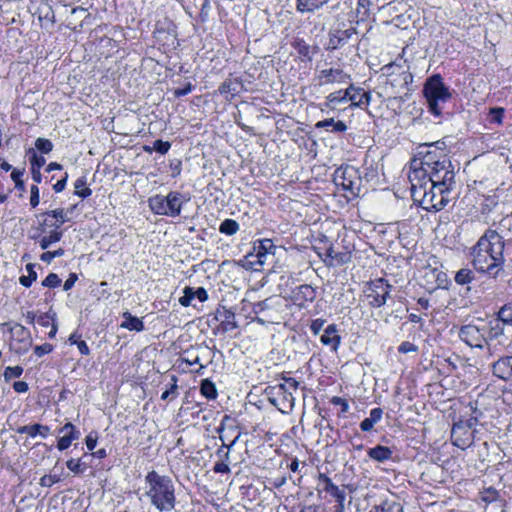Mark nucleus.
Wrapping results in <instances>:
<instances>
[{
    "mask_svg": "<svg viewBox=\"0 0 512 512\" xmlns=\"http://www.w3.org/2000/svg\"><path fill=\"white\" fill-rule=\"evenodd\" d=\"M60 481L57 475H44L40 478L39 484L43 487H51L53 484Z\"/></svg>",
    "mask_w": 512,
    "mask_h": 512,
    "instance_id": "obj_50",
    "label": "nucleus"
},
{
    "mask_svg": "<svg viewBox=\"0 0 512 512\" xmlns=\"http://www.w3.org/2000/svg\"><path fill=\"white\" fill-rule=\"evenodd\" d=\"M324 262L327 266H341L351 260V252L348 250H337L333 245L329 246L325 252Z\"/></svg>",
    "mask_w": 512,
    "mask_h": 512,
    "instance_id": "obj_14",
    "label": "nucleus"
},
{
    "mask_svg": "<svg viewBox=\"0 0 512 512\" xmlns=\"http://www.w3.org/2000/svg\"><path fill=\"white\" fill-rule=\"evenodd\" d=\"M213 470L215 473H229L230 472L229 465L225 462H217L214 465Z\"/></svg>",
    "mask_w": 512,
    "mask_h": 512,
    "instance_id": "obj_60",
    "label": "nucleus"
},
{
    "mask_svg": "<svg viewBox=\"0 0 512 512\" xmlns=\"http://www.w3.org/2000/svg\"><path fill=\"white\" fill-rule=\"evenodd\" d=\"M440 145L444 143L427 145V151L420 152L423 156L411 161L408 175L414 202L427 211L442 210L455 184L452 163Z\"/></svg>",
    "mask_w": 512,
    "mask_h": 512,
    "instance_id": "obj_1",
    "label": "nucleus"
},
{
    "mask_svg": "<svg viewBox=\"0 0 512 512\" xmlns=\"http://www.w3.org/2000/svg\"><path fill=\"white\" fill-rule=\"evenodd\" d=\"M124 321L121 323L120 327L130 330V331H143L144 330V323L141 319L133 316L130 312L125 311L122 314Z\"/></svg>",
    "mask_w": 512,
    "mask_h": 512,
    "instance_id": "obj_26",
    "label": "nucleus"
},
{
    "mask_svg": "<svg viewBox=\"0 0 512 512\" xmlns=\"http://www.w3.org/2000/svg\"><path fill=\"white\" fill-rule=\"evenodd\" d=\"M371 93L364 91L362 88L355 87L350 92V102L352 107L363 108L369 105Z\"/></svg>",
    "mask_w": 512,
    "mask_h": 512,
    "instance_id": "obj_22",
    "label": "nucleus"
},
{
    "mask_svg": "<svg viewBox=\"0 0 512 512\" xmlns=\"http://www.w3.org/2000/svg\"><path fill=\"white\" fill-rule=\"evenodd\" d=\"M276 246L271 239L258 240L253 247V252L246 256L248 263L254 270H259L266 264L270 256H274Z\"/></svg>",
    "mask_w": 512,
    "mask_h": 512,
    "instance_id": "obj_8",
    "label": "nucleus"
},
{
    "mask_svg": "<svg viewBox=\"0 0 512 512\" xmlns=\"http://www.w3.org/2000/svg\"><path fill=\"white\" fill-rule=\"evenodd\" d=\"M486 327H478L473 324L462 326L459 331L460 339L472 348H483L484 344L488 345L490 354L493 355L490 342L485 336Z\"/></svg>",
    "mask_w": 512,
    "mask_h": 512,
    "instance_id": "obj_9",
    "label": "nucleus"
},
{
    "mask_svg": "<svg viewBox=\"0 0 512 512\" xmlns=\"http://www.w3.org/2000/svg\"><path fill=\"white\" fill-rule=\"evenodd\" d=\"M239 228L240 226L237 221L233 219H225L219 226V232L232 236L238 232Z\"/></svg>",
    "mask_w": 512,
    "mask_h": 512,
    "instance_id": "obj_33",
    "label": "nucleus"
},
{
    "mask_svg": "<svg viewBox=\"0 0 512 512\" xmlns=\"http://www.w3.org/2000/svg\"><path fill=\"white\" fill-rule=\"evenodd\" d=\"M505 326L501 321L495 319L491 322V327L489 330V339L497 338L498 336L504 333Z\"/></svg>",
    "mask_w": 512,
    "mask_h": 512,
    "instance_id": "obj_39",
    "label": "nucleus"
},
{
    "mask_svg": "<svg viewBox=\"0 0 512 512\" xmlns=\"http://www.w3.org/2000/svg\"><path fill=\"white\" fill-rule=\"evenodd\" d=\"M23 174H24V170H19V169H13L11 172V179L15 183V187L21 191L25 190V184H24L23 180L21 179Z\"/></svg>",
    "mask_w": 512,
    "mask_h": 512,
    "instance_id": "obj_44",
    "label": "nucleus"
},
{
    "mask_svg": "<svg viewBox=\"0 0 512 512\" xmlns=\"http://www.w3.org/2000/svg\"><path fill=\"white\" fill-rule=\"evenodd\" d=\"M356 34V29L350 27L345 30L335 29L329 34V47L337 49L348 43L349 39Z\"/></svg>",
    "mask_w": 512,
    "mask_h": 512,
    "instance_id": "obj_19",
    "label": "nucleus"
},
{
    "mask_svg": "<svg viewBox=\"0 0 512 512\" xmlns=\"http://www.w3.org/2000/svg\"><path fill=\"white\" fill-rule=\"evenodd\" d=\"M290 298L295 305L305 307L315 300L316 290L311 285L302 284L292 289Z\"/></svg>",
    "mask_w": 512,
    "mask_h": 512,
    "instance_id": "obj_12",
    "label": "nucleus"
},
{
    "mask_svg": "<svg viewBox=\"0 0 512 512\" xmlns=\"http://www.w3.org/2000/svg\"><path fill=\"white\" fill-rule=\"evenodd\" d=\"M27 155L29 156L31 168L41 169L46 163L45 158L43 156L37 155L35 149L33 148H29L27 150Z\"/></svg>",
    "mask_w": 512,
    "mask_h": 512,
    "instance_id": "obj_38",
    "label": "nucleus"
},
{
    "mask_svg": "<svg viewBox=\"0 0 512 512\" xmlns=\"http://www.w3.org/2000/svg\"><path fill=\"white\" fill-rule=\"evenodd\" d=\"M284 380L285 383L279 384L277 388L279 392L285 394V399L289 401L290 405L292 406L294 398L292 397L290 390H297L299 382L294 378H285Z\"/></svg>",
    "mask_w": 512,
    "mask_h": 512,
    "instance_id": "obj_31",
    "label": "nucleus"
},
{
    "mask_svg": "<svg viewBox=\"0 0 512 512\" xmlns=\"http://www.w3.org/2000/svg\"><path fill=\"white\" fill-rule=\"evenodd\" d=\"M193 299H195L194 289L192 287H185L183 290V296L179 298V303L183 307H188L192 304Z\"/></svg>",
    "mask_w": 512,
    "mask_h": 512,
    "instance_id": "obj_40",
    "label": "nucleus"
},
{
    "mask_svg": "<svg viewBox=\"0 0 512 512\" xmlns=\"http://www.w3.org/2000/svg\"><path fill=\"white\" fill-rule=\"evenodd\" d=\"M468 425L463 420L455 423L451 430L452 443L458 448L464 450L473 443V432L469 431Z\"/></svg>",
    "mask_w": 512,
    "mask_h": 512,
    "instance_id": "obj_11",
    "label": "nucleus"
},
{
    "mask_svg": "<svg viewBox=\"0 0 512 512\" xmlns=\"http://www.w3.org/2000/svg\"><path fill=\"white\" fill-rule=\"evenodd\" d=\"M35 147L37 150L44 154H48L53 149V143L46 138H37L35 141Z\"/></svg>",
    "mask_w": 512,
    "mask_h": 512,
    "instance_id": "obj_41",
    "label": "nucleus"
},
{
    "mask_svg": "<svg viewBox=\"0 0 512 512\" xmlns=\"http://www.w3.org/2000/svg\"><path fill=\"white\" fill-rule=\"evenodd\" d=\"M200 392L207 399H215L217 397L215 384L209 379L202 380L200 385Z\"/></svg>",
    "mask_w": 512,
    "mask_h": 512,
    "instance_id": "obj_35",
    "label": "nucleus"
},
{
    "mask_svg": "<svg viewBox=\"0 0 512 512\" xmlns=\"http://www.w3.org/2000/svg\"><path fill=\"white\" fill-rule=\"evenodd\" d=\"M26 271L28 272L27 276H21L19 278V282L24 287H30L34 281L37 279V273L34 270L33 264H27L26 265Z\"/></svg>",
    "mask_w": 512,
    "mask_h": 512,
    "instance_id": "obj_37",
    "label": "nucleus"
},
{
    "mask_svg": "<svg viewBox=\"0 0 512 512\" xmlns=\"http://www.w3.org/2000/svg\"><path fill=\"white\" fill-rule=\"evenodd\" d=\"M66 466L75 474L82 473L85 470L80 460L70 459L66 462Z\"/></svg>",
    "mask_w": 512,
    "mask_h": 512,
    "instance_id": "obj_49",
    "label": "nucleus"
},
{
    "mask_svg": "<svg viewBox=\"0 0 512 512\" xmlns=\"http://www.w3.org/2000/svg\"><path fill=\"white\" fill-rule=\"evenodd\" d=\"M504 247L503 237L497 231L488 229L470 249L471 263L475 270L496 278L503 270Z\"/></svg>",
    "mask_w": 512,
    "mask_h": 512,
    "instance_id": "obj_2",
    "label": "nucleus"
},
{
    "mask_svg": "<svg viewBox=\"0 0 512 512\" xmlns=\"http://www.w3.org/2000/svg\"><path fill=\"white\" fill-rule=\"evenodd\" d=\"M37 323L43 327H49L52 323H55L54 317L49 313H43L37 317Z\"/></svg>",
    "mask_w": 512,
    "mask_h": 512,
    "instance_id": "obj_51",
    "label": "nucleus"
},
{
    "mask_svg": "<svg viewBox=\"0 0 512 512\" xmlns=\"http://www.w3.org/2000/svg\"><path fill=\"white\" fill-rule=\"evenodd\" d=\"M165 200L167 216L177 217L181 214L183 203L188 199H185L184 195L180 192L170 191L167 196H165Z\"/></svg>",
    "mask_w": 512,
    "mask_h": 512,
    "instance_id": "obj_15",
    "label": "nucleus"
},
{
    "mask_svg": "<svg viewBox=\"0 0 512 512\" xmlns=\"http://www.w3.org/2000/svg\"><path fill=\"white\" fill-rule=\"evenodd\" d=\"M417 350H418V347L409 341L402 342L398 347V352L403 353V354L409 353V352H416Z\"/></svg>",
    "mask_w": 512,
    "mask_h": 512,
    "instance_id": "obj_55",
    "label": "nucleus"
},
{
    "mask_svg": "<svg viewBox=\"0 0 512 512\" xmlns=\"http://www.w3.org/2000/svg\"><path fill=\"white\" fill-rule=\"evenodd\" d=\"M195 298H197L200 302H205L208 299V294L205 288L199 287L194 290Z\"/></svg>",
    "mask_w": 512,
    "mask_h": 512,
    "instance_id": "obj_61",
    "label": "nucleus"
},
{
    "mask_svg": "<svg viewBox=\"0 0 512 512\" xmlns=\"http://www.w3.org/2000/svg\"><path fill=\"white\" fill-rule=\"evenodd\" d=\"M334 182L344 190L357 194L361 185V178L358 169L351 165L338 168L335 171Z\"/></svg>",
    "mask_w": 512,
    "mask_h": 512,
    "instance_id": "obj_7",
    "label": "nucleus"
},
{
    "mask_svg": "<svg viewBox=\"0 0 512 512\" xmlns=\"http://www.w3.org/2000/svg\"><path fill=\"white\" fill-rule=\"evenodd\" d=\"M28 384L25 381H16L13 384V389L17 393H25L28 391Z\"/></svg>",
    "mask_w": 512,
    "mask_h": 512,
    "instance_id": "obj_62",
    "label": "nucleus"
},
{
    "mask_svg": "<svg viewBox=\"0 0 512 512\" xmlns=\"http://www.w3.org/2000/svg\"><path fill=\"white\" fill-rule=\"evenodd\" d=\"M77 280V275L75 273H71L69 278L65 281L64 285H63V289L65 291H69L75 284Z\"/></svg>",
    "mask_w": 512,
    "mask_h": 512,
    "instance_id": "obj_64",
    "label": "nucleus"
},
{
    "mask_svg": "<svg viewBox=\"0 0 512 512\" xmlns=\"http://www.w3.org/2000/svg\"><path fill=\"white\" fill-rule=\"evenodd\" d=\"M497 320L501 321L504 325H512V311L510 307L504 306L498 312Z\"/></svg>",
    "mask_w": 512,
    "mask_h": 512,
    "instance_id": "obj_43",
    "label": "nucleus"
},
{
    "mask_svg": "<svg viewBox=\"0 0 512 512\" xmlns=\"http://www.w3.org/2000/svg\"><path fill=\"white\" fill-rule=\"evenodd\" d=\"M193 85L188 82L183 88H177L174 90V96L175 97H182V96H185L187 94H189L192 90H193Z\"/></svg>",
    "mask_w": 512,
    "mask_h": 512,
    "instance_id": "obj_58",
    "label": "nucleus"
},
{
    "mask_svg": "<svg viewBox=\"0 0 512 512\" xmlns=\"http://www.w3.org/2000/svg\"><path fill=\"white\" fill-rule=\"evenodd\" d=\"M53 350V346L49 343H44L42 345H38L34 348V353L38 357H42L46 354H49Z\"/></svg>",
    "mask_w": 512,
    "mask_h": 512,
    "instance_id": "obj_52",
    "label": "nucleus"
},
{
    "mask_svg": "<svg viewBox=\"0 0 512 512\" xmlns=\"http://www.w3.org/2000/svg\"><path fill=\"white\" fill-rule=\"evenodd\" d=\"M474 280V273L468 268L460 269L455 275V282L460 285L468 284Z\"/></svg>",
    "mask_w": 512,
    "mask_h": 512,
    "instance_id": "obj_36",
    "label": "nucleus"
},
{
    "mask_svg": "<svg viewBox=\"0 0 512 512\" xmlns=\"http://www.w3.org/2000/svg\"><path fill=\"white\" fill-rule=\"evenodd\" d=\"M85 442H86V446H87L88 450L92 451L96 447V444H97V434L95 432L89 433L86 436Z\"/></svg>",
    "mask_w": 512,
    "mask_h": 512,
    "instance_id": "obj_59",
    "label": "nucleus"
},
{
    "mask_svg": "<svg viewBox=\"0 0 512 512\" xmlns=\"http://www.w3.org/2000/svg\"><path fill=\"white\" fill-rule=\"evenodd\" d=\"M23 368L21 366H8L4 371V378L9 381L12 378H18L22 375Z\"/></svg>",
    "mask_w": 512,
    "mask_h": 512,
    "instance_id": "obj_45",
    "label": "nucleus"
},
{
    "mask_svg": "<svg viewBox=\"0 0 512 512\" xmlns=\"http://www.w3.org/2000/svg\"><path fill=\"white\" fill-rule=\"evenodd\" d=\"M171 148V143L168 141L156 140L153 143V149L160 154H166Z\"/></svg>",
    "mask_w": 512,
    "mask_h": 512,
    "instance_id": "obj_48",
    "label": "nucleus"
},
{
    "mask_svg": "<svg viewBox=\"0 0 512 512\" xmlns=\"http://www.w3.org/2000/svg\"><path fill=\"white\" fill-rule=\"evenodd\" d=\"M35 14L38 15L39 21L46 20L50 22L52 25L55 23V13L48 3L43 2L37 8Z\"/></svg>",
    "mask_w": 512,
    "mask_h": 512,
    "instance_id": "obj_32",
    "label": "nucleus"
},
{
    "mask_svg": "<svg viewBox=\"0 0 512 512\" xmlns=\"http://www.w3.org/2000/svg\"><path fill=\"white\" fill-rule=\"evenodd\" d=\"M291 46L302 61L311 62L314 56L319 52V47L317 45H310L304 39L299 37L293 39Z\"/></svg>",
    "mask_w": 512,
    "mask_h": 512,
    "instance_id": "obj_13",
    "label": "nucleus"
},
{
    "mask_svg": "<svg viewBox=\"0 0 512 512\" xmlns=\"http://www.w3.org/2000/svg\"><path fill=\"white\" fill-rule=\"evenodd\" d=\"M171 380H172V385H171V387L169 389L165 390L162 393V395H161V399L162 400H168L170 397H171V399H174L178 395V392H177V389H178L177 377L175 375H173L171 377Z\"/></svg>",
    "mask_w": 512,
    "mask_h": 512,
    "instance_id": "obj_42",
    "label": "nucleus"
},
{
    "mask_svg": "<svg viewBox=\"0 0 512 512\" xmlns=\"http://www.w3.org/2000/svg\"><path fill=\"white\" fill-rule=\"evenodd\" d=\"M493 374L505 381L512 380V355L497 360L493 364Z\"/></svg>",
    "mask_w": 512,
    "mask_h": 512,
    "instance_id": "obj_20",
    "label": "nucleus"
},
{
    "mask_svg": "<svg viewBox=\"0 0 512 512\" xmlns=\"http://www.w3.org/2000/svg\"><path fill=\"white\" fill-rule=\"evenodd\" d=\"M367 454L374 461L385 462L392 458L393 451L387 446L377 445L368 449Z\"/></svg>",
    "mask_w": 512,
    "mask_h": 512,
    "instance_id": "obj_25",
    "label": "nucleus"
},
{
    "mask_svg": "<svg viewBox=\"0 0 512 512\" xmlns=\"http://www.w3.org/2000/svg\"><path fill=\"white\" fill-rule=\"evenodd\" d=\"M354 90V85L350 84L344 90H338L335 92H331L326 97L325 106L333 109L337 104H342L350 101V92Z\"/></svg>",
    "mask_w": 512,
    "mask_h": 512,
    "instance_id": "obj_21",
    "label": "nucleus"
},
{
    "mask_svg": "<svg viewBox=\"0 0 512 512\" xmlns=\"http://www.w3.org/2000/svg\"><path fill=\"white\" fill-rule=\"evenodd\" d=\"M241 83L240 81L235 79H226L218 88V92L221 95H230L231 97L236 96L239 94L241 90Z\"/></svg>",
    "mask_w": 512,
    "mask_h": 512,
    "instance_id": "obj_27",
    "label": "nucleus"
},
{
    "mask_svg": "<svg viewBox=\"0 0 512 512\" xmlns=\"http://www.w3.org/2000/svg\"><path fill=\"white\" fill-rule=\"evenodd\" d=\"M36 220L37 225L29 230V238L42 250H47L62 239L63 231L60 228L69 218L63 208H57L36 215Z\"/></svg>",
    "mask_w": 512,
    "mask_h": 512,
    "instance_id": "obj_3",
    "label": "nucleus"
},
{
    "mask_svg": "<svg viewBox=\"0 0 512 512\" xmlns=\"http://www.w3.org/2000/svg\"><path fill=\"white\" fill-rule=\"evenodd\" d=\"M320 342L324 346L330 347L333 352H337L341 344V336L335 324H330L324 329V333L320 336Z\"/></svg>",
    "mask_w": 512,
    "mask_h": 512,
    "instance_id": "obj_18",
    "label": "nucleus"
},
{
    "mask_svg": "<svg viewBox=\"0 0 512 512\" xmlns=\"http://www.w3.org/2000/svg\"><path fill=\"white\" fill-rule=\"evenodd\" d=\"M330 402L333 405H339V407H341V411L343 413H346L349 410V404L344 398L334 396L331 398Z\"/></svg>",
    "mask_w": 512,
    "mask_h": 512,
    "instance_id": "obj_56",
    "label": "nucleus"
},
{
    "mask_svg": "<svg viewBox=\"0 0 512 512\" xmlns=\"http://www.w3.org/2000/svg\"><path fill=\"white\" fill-rule=\"evenodd\" d=\"M147 484L146 496L160 512H169L175 508V486L172 479L166 475H160L156 471H150L145 476Z\"/></svg>",
    "mask_w": 512,
    "mask_h": 512,
    "instance_id": "obj_4",
    "label": "nucleus"
},
{
    "mask_svg": "<svg viewBox=\"0 0 512 512\" xmlns=\"http://www.w3.org/2000/svg\"><path fill=\"white\" fill-rule=\"evenodd\" d=\"M423 94L428 103L429 112L437 117L441 116L443 105L450 100L451 93L440 75H433L427 79Z\"/></svg>",
    "mask_w": 512,
    "mask_h": 512,
    "instance_id": "obj_5",
    "label": "nucleus"
},
{
    "mask_svg": "<svg viewBox=\"0 0 512 512\" xmlns=\"http://www.w3.org/2000/svg\"><path fill=\"white\" fill-rule=\"evenodd\" d=\"M491 122L501 124L504 116V108L495 107L490 109Z\"/></svg>",
    "mask_w": 512,
    "mask_h": 512,
    "instance_id": "obj_47",
    "label": "nucleus"
},
{
    "mask_svg": "<svg viewBox=\"0 0 512 512\" xmlns=\"http://www.w3.org/2000/svg\"><path fill=\"white\" fill-rule=\"evenodd\" d=\"M318 486L322 487V491L328 493L335 500L346 499V493L344 490H341L336 484H334L325 473H319L317 476Z\"/></svg>",
    "mask_w": 512,
    "mask_h": 512,
    "instance_id": "obj_17",
    "label": "nucleus"
},
{
    "mask_svg": "<svg viewBox=\"0 0 512 512\" xmlns=\"http://www.w3.org/2000/svg\"><path fill=\"white\" fill-rule=\"evenodd\" d=\"M61 284V279L55 273H49L43 280L42 285L48 288H56Z\"/></svg>",
    "mask_w": 512,
    "mask_h": 512,
    "instance_id": "obj_46",
    "label": "nucleus"
},
{
    "mask_svg": "<svg viewBox=\"0 0 512 512\" xmlns=\"http://www.w3.org/2000/svg\"><path fill=\"white\" fill-rule=\"evenodd\" d=\"M148 206L150 210L160 216H167V207L165 196L156 194L148 198Z\"/></svg>",
    "mask_w": 512,
    "mask_h": 512,
    "instance_id": "obj_24",
    "label": "nucleus"
},
{
    "mask_svg": "<svg viewBox=\"0 0 512 512\" xmlns=\"http://www.w3.org/2000/svg\"><path fill=\"white\" fill-rule=\"evenodd\" d=\"M30 204L33 208L37 207L40 201L39 188L37 185H32L30 188Z\"/></svg>",
    "mask_w": 512,
    "mask_h": 512,
    "instance_id": "obj_54",
    "label": "nucleus"
},
{
    "mask_svg": "<svg viewBox=\"0 0 512 512\" xmlns=\"http://www.w3.org/2000/svg\"><path fill=\"white\" fill-rule=\"evenodd\" d=\"M49 427L41 424H33V425H24L20 426L16 429L18 434H27L30 437L34 438L36 436H41L42 438H46L49 433Z\"/></svg>",
    "mask_w": 512,
    "mask_h": 512,
    "instance_id": "obj_23",
    "label": "nucleus"
},
{
    "mask_svg": "<svg viewBox=\"0 0 512 512\" xmlns=\"http://www.w3.org/2000/svg\"><path fill=\"white\" fill-rule=\"evenodd\" d=\"M67 178H68V175L66 173L65 176L61 180L57 181L54 184L53 189L56 193L62 192L65 189Z\"/></svg>",
    "mask_w": 512,
    "mask_h": 512,
    "instance_id": "obj_63",
    "label": "nucleus"
},
{
    "mask_svg": "<svg viewBox=\"0 0 512 512\" xmlns=\"http://www.w3.org/2000/svg\"><path fill=\"white\" fill-rule=\"evenodd\" d=\"M369 5H370V1L369 0H358V3H357V13L359 15H361L362 18H364L365 16L368 15Z\"/></svg>",
    "mask_w": 512,
    "mask_h": 512,
    "instance_id": "obj_53",
    "label": "nucleus"
},
{
    "mask_svg": "<svg viewBox=\"0 0 512 512\" xmlns=\"http://www.w3.org/2000/svg\"><path fill=\"white\" fill-rule=\"evenodd\" d=\"M315 79L320 86L329 84H346L351 76L340 67L323 68L317 71Z\"/></svg>",
    "mask_w": 512,
    "mask_h": 512,
    "instance_id": "obj_10",
    "label": "nucleus"
},
{
    "mask_svg": "<svg viewBox=\"0 0 512 512\" xmlns=\"http://www.w3.org/2000/svg\"><path fill=\"white\" fill-rule=\"evenodd\" d=\"M75 194L81 198H87L92 194V190L87 187L86 177H79L75 183Z\"/></svg>",
    "mask_w": 512,
    "mask_h": 512,
    "instance_id": "obj_34",
    "label": "nucleus"
},
{
    "mask_svg": "<svg viewBox=\"0 0 512 512\" xmlns=\"http://www.w3.org/2000/svg\"><path fill=\"white\" fill-rule=\"evenodd\" d=\"M383 410L381 408H374L370 411V416L365 418L360 423V428L364 432H369L373 429L374 425L382 419Z\"/></svg>",
    "mask_w": 512,
    "mask_h": 512,
    "instance_id": "obj_28",
    "label": "nucleus"
},
{
    "mask_svg": "<svg viewBox=\"0 0 512 512\" xmlns=\"http://www.w3.org/2000/svg\"><path fill=\"white\" fill-rule=\"evenodd\" d=\"M392 285L384 278H378L367 283L365 295L369 301V305L373 308H379L386 304L390 297Z\"/></svg>",
    "mask_w": 512,
    "mask_h": 512,
    "instance_id": "obj_6",
    "label": "nucleus"
},
{
    "mask_svg": "<svg viewBox=\"0 0 512 512\" xmlns=\"http://www.w3.org/2000/svg\"><path fill=\"white\" fill-rule=\"evenodd\" d=\"M316 128H329L331 127V132H345L347 130V125L342 120L335 121L333 118L324 119L318 121L315 124Z\"/></svg>",
    "mask_w": 512,
    "mask_h": 512,
    "instance_id": "obj_30",
    "label": "nucleus"
},
{
    "mask_svg": "<svg viewBox=\"0 0 512 512\" xmlns=\"http://www.w3.org/2000/svg\"><path fill=\"white\" fill-rule=\"evenodd\" d=\"M329 0H297V10L301 13H310L321 8Z\"/></svg>",
    "mask_w": 512,
    "mask_h": 512,
    "instance_id": "obj_29",
    "label": "nucleus"
},
{
    "mask_svg": "<svg viewBox=\"0 0 512 512\" xmlns=\"http://www.w3.org/2000/svg\"><path fill=\"white\" fill-rule=\"evenodd\" d=\"M325 324V320L318 318L311 322L310 324V330L314 335H318L321 330L323 329V326Z\"/></svg>",
    "mask_w": 512,
    "mask_h": 512,
    "instance_id": "obj_57",
    "label": "nucleus"
},
{
    "mask_svg": "<svg viewBox=\"0 0 512 512\" xmlns=\"http://www.w3.org/2000/svg\"><path fill=\"white\" fill-rule=\"evenodd\" d=\"M59 433H64L57 443V448L60 451L69 448L71 443L80 437V431L71 422H67L63 427H61Z\"/></svg>",
    "mask_w": 512,
    "mask_h": 512,
    "instance_id": "obj_16",
    "label": "nucleus"
}]
</instances>
